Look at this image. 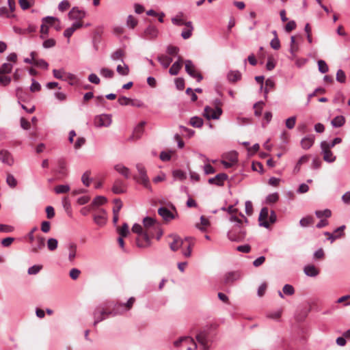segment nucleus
Returning a JSON list of instances; mask_svg holds the SVG:
<instances>
[{"label":"nucleus","instance_id":"aec40b11","mask_svg":"<svg viewBox=\"0 0 350 350\" xmlns=\"http://www.w3.org/2000/svg\"><path fill=\"white\" fill-rule=\"evenodd\" d=\"M183 66V59L178 56V59L172 65L169 70L171 75H177Z\"/></svg>","mask_w":350,"mask_h":350},{"label":"nucleus","instance_id":"39448f33","mask_svg":"<svg viewBox=\"0 0 350 350\" xmlns=\"http://www.w3.org/2000/svg\"><path fill=\"white\" fill-rule=\"evenodd\" d=\"M111 304H104L103 305L98 306L93 313L94 316V326H96L100 321L106 319L109 317H111V314H109V309L111 308Z\"/></svg>","mask_w":350,"mask_h":350},{"label":"nucleus","instance_id":"0eeeda50","mask_svg":"<svg viewBox=\"0 0 350 350\" xmlns=\"http://www.w3.org/2000/svg\"><path fill=\"white\" fill-rule=\"evenodd\" d=\"M53 74L55 78L68 82L71 85L76 81V76L70 72H67L64 69H53Z\"/></svg>","mask_w":350,"mask_h":350},{"label":"nucleus","instance_id":"a211bd4d","mask_svg":"<svg viewBox=\"0 0 350 350\" xmlns=\"http://www.w3.org/2000/svg\"><path fill=\"white\" fill-rule=\"evenodd\" d=\"M228 178L227 174L224 173H220L217 174L215 177L208 179V183L212 185H216L221 186L224 185V182Z\"/></svg>","mask_w":350,"mask_h":350},{"label":"nucleus","instance_id":"f3484780","mask_svg":"<svg viewBox=\"0 0 350 350\" xmlns=\"http://www.w3.org/2000/svg\"><path fill=\"white\" fill-rule=\"evenodd\" d=\"M159 30L154 26H148L144 31L143 37L148 40H153L158 36Z\"/></svg>","mask_w":350,"mask_h":350},{"label":"nucleus","instance_id":"412c9836","mask_svg":"<svg viewBox=\"0 0 350 350\" xmlns=\"http://www.w3.org/2000/svg\"><path fill=\"white\" fill-rule=\"evenodd\" d=\"M314 136L313 135H308L304 137L301 140V146L305 150H308L312 146L314 143Z\"/></svg>","mask_w":350,"mask_h":350},{"label":"nucleus","instance_id":"c85d7f7f","mask_svg":"<svg viewBox=\"0 0 350 350\" xmlns=\"http://www.w3.org/2000/svg\"><path fill=\"white\" fill-rule=\"evenodd\" d=\"M304 271L305 274L310 277H316L319 275V269L314 265H306L304 269Z\"/></svg>","mask_w":350,"mask_h":350},{"label":"nucleus","instance_id":"bf43d9fd","mask_svg":"<svg viewBox=\"0 0 350 350\" xmlns=\"http://www.w3.org/2000/svg\"><path fill=\"white\" fill-rule=\"evenodd\" d=\"M296 122V117L291 116L286 120L285 125L287 129H293L295 127Z\"/></svg>","mask_w":350,"mask_h":350},{"label":"nucleus","instance_id":"37998d69","mask_svg":"<svg viewBox=\"0 0 350 350\" xmlns=\"http://www.w3.org/2000/svg\"><path fill=\"white\" fill-rule=\"evenodd\" d=\"M100 74L102 77L111 79L114 76V72L107 68H102L100 70Z\"/></svg>","mask_w":350,"mask_h":350},{"label":"nucleus","instance_id":"a18cd8bd","mask_svg":"<svg viewBox=\"0 0 350 350\" xmlns=\"http://www.w3.org/2000/svg\"><path fill=\"white\" fill-rule=\"evenodd\" d=\"M90 171H86L82 175L81 181L86 187H89L91 183L92 179L90 178Z\"/></svg>","mask_w":350,"mask_h":350},{"label":"nucleus","instance_id":"603ef678","mask_svg":"<svg viewBox=\"0 0 350 350\" xmlns=\"http://www.w3.org/2000/svg\"><path fill=\"white\" fill-rule=\"evenodd\" d=\"M297 51L298 46L295 44V37L294 36H292L291 37L290 52L293 56H295Z\"/></svg>","mask_w":350,"mask_h":350},{"label":"nucleus","instance_id":"0e129e2a","mask_svg":"<svg viewBox=\"0 0 350 350\" xmlns=\"http://www.w3.org/2000/svg\"><path fill=\"white\" fill-rule=\"evenodd\" d=\"M336 81L342 83L346 81V75L341 69H339L336 72Z\"/></svg>","mask_w":350,"mask_h":350},{"label":"nucleus","instance_id":"e433bc0d","mask_svg":"<svg viewBox=\"0 0 350 350\" xmlns=\"http://www.w3.org/2000/svg\"><path fill=\"white\" fill-rule=\"evenodd\" d=\"M13 68V64L10 63H4L0 66V75L10 73Z\"/></svg>","mask_w":350,"mask_h":350},{"label":"nucleus","instance_id":"a19ab883","mask_svg":"<svg viewBox=\"0 0 350 350\" xmlns=\"http://www.w3.org/2000/svg\"><path fill=\"white\" fill-rule=\"evenodd\" d=\"M173 176L175 179L179 180H184L187 178L186 173L180 170H174L172 172Z\"/></svg>","mask_w":350,"mask_h":350},{"label":"nucleus","instance_id":"ddd939ff","mask_svg":"<svg viewBox=\"0 0 350 350\" xmlns=\"http://www.w3.org/2000/svg\"><path fill=\"white\" fill-rule=\"evenodd\" d=\"M86 16V12L77 7L72 8L68 13L70 20H75L81 22Z\"/></svg>","mask_w":350,"mask_h":350},{"label":"nucleus","instance_id":"f8f14e48","mask_svg":"<svg viewBox=\"0 0 350 350\" xmlns=\"http://www.w3.org/2000/svg\"><path fill=\"white\" fill-rule=\"evenodd\" d=\"M242 273L240 271H232L227 272L224 275V282L226 284H232L242 278Z\"/></svg>","mask_w":350,"mask_h":350},{"label":"nucleus","instance_id":"49530a36","mask_svg":"<svg viewBox=\"0 0 350 350\" xmlns=\"http://www.w3.org/2000/svg\"><path fill=\"white\" fill-rule=\"evenodd\" d=\"M315 215L318 218H322L323 217L325 218H328L331 217L332 212L329 209L327 208L323 211H316Z\"/></svg>","mask_w":350,"mask_h":350},{"label":"nucleus","instance_id":"2f4dec72","mask_svg":"<svg viewBox=\"0 0 350 350\" xmlns=\"http://www.w3.org/2000/svg\"><path fill=\"white\" fill-rule=\"evenodd\" d=\"M345 123V118L343 116H338L335 117L331 122L333 127L338 128L342 126Z\"/></svg>","mask_w":350,"mask_h":350},{"label":"nucleus","instance_id":"1a4fd4ad","mask_svg":"<svg viewBox=\"0 0 350 350\" xmlns=\"http://www.w3.org/2000/svg\"><path fill=\"white\" fill-rule=\"evenodd\" d=\"M221 113L222 110L219 107H211L209 106H206L204 110L203 115L207 120H218Z\"/></svg>","mask_w":350,"mask_h":350},{"label":"nucleus","instance_id":"b1692460","mask_svg":"<svg viewBox=\"0 0 350 350\" xmlns=\"http://www.w3.org/2000/svg\"><path fill=\"white\" fill-rule=\"evenodd\" d=\"M158 213L165 221H170L174 218V215L172 212L168 210L166 207H161L159 208Z\"/></svg>","mask_w":350,"mask_h":350},{"label":"nucleus","instance_id":"774afa93","mask_svg":"<svg viewBox=\"0 0 350 350\" xmlns=\"http://www.w3.org/2000/svg\"><path fill=\"white\" fill-rule=\"evenodd\" d=\"M56 42L53 38L46 39L44 41L42 46L44 49H50L55 46Z\"/></svg>","mask_w":350,"mask_h":350},{"label":"nucleus","instance_id":"c756f323","mask_svg":"<svg viewBox=\"0 0 350 350\" xmlns=\"http://www.w3.org/2000/svg\"><path fill=\"white\" fill-rule=\"evenodd\" d=\"M157 60L164 68H167L172 62L173 59L167 55H160L157 57Z\"/></svg>","mask_w":350,"mask_h":350},{"label":"nucleus","instance_id":"4be33fe9","mask_svg":"<svg viewBox=\"0 0 350 350\" xmlns=\"http://www.w3.org/2000/svg\"><path fill=\"white\" fill-rule=\"evenodd\" d=\"M94 222L98 226H103L107 221V213L105 210H100V213L94 217Z\"/></svg>","mask_w":350,"mask_h":350},{"label":"nucleus","instance_id":"c9c22d12","mask_svg":"<svg viewBox=\"0 0 350 350\" xmlns=\"http://www.w3.org/2000/svg\"><path fill=\"white\" fill-rule=\"evenodd\" d=\"M107 202V198L103 196H96L92 201L91 206H98L104 204Z\"/></svg>","mask_w":350,"mask_h":350},{"label":"nucleus","instance_id":"f704fd0d","mask_svg":"<svg viewBox=\"0 0 350 350\" xmlns=\"http://www.w3.org/2000/svg\"><path fill=\"white\" fill-rule=\"evenodd\" d=\"M70 186L68 185H59L55 187L54 191L57 194H62L68 193L70 191Z\"/></svg>","mask_w":350,"mask_h":350},{"label":"nucleus","instance_id":"4c0bfd02","mask_svg":"<svg viewBox=\"0 0 350 350\" xmlns=\"http://www.w3.org/2000/svg\"><path fill=\"white\" fill-rule=\"evenodd\" d=\"M122 63H123L122 65H121V64L118 65L116 70L118 72V74H120V75L126 76L129 73V66L126 64H124V62H122Z\"/></svg>","mask_w":350,"mask_h":350},{"label":"nucleus","instance_id":"13d9d810","mask_svg":"<svg viewBox=\"0 0 350 350\" xmlns=\"http://www.w3.org/2000/svg\"><path fill=\"white\" fill-rule=\"evenodd\" d=\"M49 33V26L42 23L40 26V38L44 40Z\"/></svg>","mask_w":350,"mask_h":350},{"label":"nucleus","instance_id":"680f3d73","mask_svg":"<svg viewBox=\"0 0 350 350\" xmlns=\"http://www.w3.org/2000/svg\"><path fill=\"white\" fill-rule=\"evenodd\" d=\"M282 292L287 295H293L295 293V289L291 284H285L283 286Z\"/></svg>","mask_w":350,"mask_h":350},{"label":"nucleus","instance_id":"6e6552de","mask_svg":"<svg viewBox=\"0 0 350 350\" xmlns=\"http://www.w3.org/2000/svg\"><path fill=\"white\" fill-rule=\"evenodd\" d=\"M112 122L111 116L109 114H101L95 116L94 120V126L97 128L108 127Z\"/></svg>","mask_w":350,"mask_h":350},{"label":"nucleus","instance_id":"473e14b6","mask_svg":"<svg viewBox=\"0 0 350 350\" xmlns=\"http://www.w3.org/2000/svg\"><path fill=\"white\" fill-rule=\"evenodd\" d=\"M124 55V52L122 49H118L111 55V59L113 61H118L120 60L122 62H124L123 61V57Z\"/></svg>","mask_w":350,"mask_h":350},{"label":"nucleus","instance_id":"6ab92c4d","mask_svg":"<svg viewBox=\"0 0 350 350\" xmlns=\"http://www.w3.org/2000/svg\"><path fill=\"white\" fill-rule=\"evenodd\" d=\"M321 152L323 156V159L328 163H333L336 160V157L334 155L331 149L327 148L321 144Z\"/></svg>","mask_w":350,"mask_h":350},{"label":"nucleus","instance_id":"9d476101","mask_svg":"<svg viewBox=\"0 0 350 350\" xmlns=\"http://www.w3.org/2000/svg\"><path fill=\"white\" fill-rule=\"evenodd\" d=\"M185 71L189 76L196 79L198 82L202 79V75L197 72L194 64L191 60L185 61Z\"/></svg>","mask_w":350,"mask_h":350},{"label":"nucleus","instance_id":"9b49d317","mask_svg":"<svg viewBox=\"0 0 350 350\" xmlns=\"http://www.w3.org/2000/svg\"><path fill=\"white\" fill-rule=\"evenodd\" d=\"M200 350H209L208 333L201 331L196 335Z\"/></svg>","mask_w":350,"mask_h":350},{"label":"nucleus","instance_id":"20e7f679","mask_svg":"<svg viewBox=\"0 0 350 350\" xmlns=\"http://www.w3.org/2000/svg\"><path fill=\"white\" fill-rule=\"evenodd\" d=\"M136 169L138 172L137 176H134V179L143 187L150 191H152L150 179L147 174V171L145 166L142 163L136 164Z\"/></svg>","mask_w":350,"mask_h":350},{"label":"nucleus","instance_id":"423d86ee","mask_svg":"<svg viewBox=\"0 0 350 350\" xmlns=\"http://www.w3.org/2000/svg\"><path fill=\"white\" fill-rule=\"evenodd\" d=\"M174 345L180 350H197V344L193 339L189 336L181 337L174 341Z\"/></svg>","mask_w":350,"mask_h":350},{"label":"nucleus","instance_id":"cd10ccee","mask_svg":"<svg viewBox=\"0 0 350 350\" xmlns=\"http://www.w3.org/2000/svg\"><path fill=\"white\" fill-rule=\"evenodd\" d=\"M126 191L124 185L122 180H116L112 187V191L116 194H121L124 193Z\"/></svg>","mask_w":350,"mask_h":350},{"label":"nucleus","instance_id":"864d4df0","mask_svg":"<svg viewBox=\"0 0 350 350\" xmlns=\"http://www.w3.org/2000/svg\"><path fill=\"white\" fill-rule=\"evenodd\" d=\"M222 211H226L230 216H238L237 214L239 211L237 208H234V206L230 205L228 208L222 207Z\"/></svg>","mask_w":350,"mask_h":350},{"label":"nucleus","instance_id":"338daca9","mask_svg":"<svg viewBox=\"0 0 350 350\" xmlns=\"http://www.w3.org/2000/svg\"><path fill=\"white\" fill-rule=\"evenodd\" d=\"M129 232V226L127 225V224L124 223L122 226L119 228L118 230V233L120 234V236L121 237H126L128 235Z\"/></svg>","mask_w":350,"mask_h":350},{"label":"nucleus","instance_id":"4d7b16f0","mask_svg":"<svg viewBox=\"0 0 350 350\" xmlns=\"http://www.w3.org/2000/svg\"><path fill=\"white\" fill-rule=\"evenodd\" d=\"M114 206L113 208V213H119L122 207V202L120 199L116 198L113 200Z\"/></svg>","mask_w":350,"mask_h":350},{"label":"nucleus","instance_id":"3c124183","mask_svg":"<svg viewBox=\"0 0 350 350\" xmlns=\"http://www.w3.org/2000/svg\"><path fill=\"white\" fill-rule=\"evenodd\" d=\"M138 23L137 20L132 15H129L126 19V25L129 28L134 29Z\"/></svg>","mask_w":350,"mask_h":350},{"label":"nucleus","instance_id":"052dcab7","mask_svg":"<svg viewBox=\"0 0 350 350\" xmlns=\"http://www.w3.org/2000/svg\"><path fill=\"white\" fill-rule=\"evenodd\" d=\"M180 129L181 133L183 135H186L188 137H191L195 133V131L193 130L188 129L183 126H180Z\"/></svg>","mask_w":350,"mask_h":350},{"label":"nucleus","instance_id":"393cba45","mask_svg":"<svg viewBox=\"0 0 350 350\" xmlns=\"http://www.w3.org/2000/svg\"><path fill=\"white\" fill-rule=\"evenodd\" d=\"M185 26L186 27L183 30L181 33V36L183 39L187 40L191 36L193 27L191 21L186 22Z\"/></svg>","mask_w":350,"mask_h":350},{"label":"nucleus","instance_id":"5701e85b","mask_svg":"<svg viewBox=\"0 0 350 350\" xmlns=\"http://www.w3.org/2000/svg\"><path fill=\"white\" fill-rule=\"evenodd\" d=\"M115 170L120 174L123 176L125 178H129L131 176L130 170L124 165L119 163L114 166Z\"/></svg>","mask_w":350,"mask_h":350},{"label":"nucleus","instance_id":"09e8293b","mask_svg":"<svg viewBox=\"0 0 350 350\" xmlns=\"http://www.w3.org/2000/svg\"><path fill=\"white\" fill-rule=\"evenodd\" d=\"M58 241L56 239L50 238L47 241V247L50 251H54L57 249Z\"/></svg>","mask_w":350,"mask_h":350},{"label":"nucleus","instance_id":"f03ea898","mask_svg":"<svg viewBox=\"0 0 350 350\" xmlns=\"http://www.w3.org/2000/svg\"><path fill=\"white\" fill-rule=\"evenodd\" d=\"M170 237L173 240L172 242L170 243V249L172 251H177L182 247L187 249L185 251H183V256L187 258L191 256V246L193 243L191 237H186L184 240L177 235H171Z\"/></svg>","mask_w":350,"mask_h":350},{"label":"nucleus","instance_id":"79ce46f5","mask_svg":"<svg viewBox=\"0 0 350 350\" xmlns=\"http://www.w3.org/2000/svg\"><path fill=\"white\" fill-rule=\"evenodd\" d=\"M314 222V219L312 216H306L303 217L299 221V224L301 227H307Z\"/></svg>","mask_w":350,"mask_h":350},{"label":"nucleus","instance_id":"dca6fc26","mask_svg":"<svg viewBox=\"0 0 350 350\" xmlns=\"http://www.w3.org/2000/svg\"><path fill=\"white\" fill-rule=\"evenodd\" d=\"M107 304H111V308L109 309V314H110L111 317L122 314L126 311L122 304H113L112 302H107Z\"/></svg>","mask_w":350,"mask_h":350},{"label":"nucleus","instance_id":"4468645a","mask_svg":"<svg viewBox=\"0 0 350 350\" xmlns=\"http://www.w3.org/2000/svg\"><path fill=\"white\" fill-rule=\"evenodd\" d=\"M137 245L139 247H147L150 245V239L148 234V232H142L136 239Z\"/></svg>","mask_w":350,"mask_h":350},{"label":"nucleus","instance_id":"ea45409f","mask_svg":"<svg viewBox=\"0 0 350 350\" xmlns=\"http://www.w3.org/2000/svg\"><path fill=\"white\" fill-rule=\"evenodd\" d=\"M342 142V139L340 138V137H336L334 139V140L329 143V142H327L325 141H323L321 144L323 145V146H325L327 148H332L333 147H334L335 145L336 144H338Z\"/></svg>","mask_w":350,"mask_h":350},{"label":"nucleus","instance_id":"8fccbe9b","mask_svg":"<svg viewBox=\"0 0 350 350\" xmlns=\"http://www.w3.org/2000/svg\"><path fill=\"white\" fill-rule=\"evenodd\" d=\"M37 241V246L33 247L32 251L33 252H37L39 250L42 249L44 247V239L41 237H38L36 239Z\"/></svg>","mask_w":350,"mask_h":350},{"label":"nucleus","instance_id":"bb28decb","mask_svg":"<svg viewBox=\"0 0 350 350\" xmlns=\"http://www.w3.org/2000/svg\"><path fill=\"white\" fill-rule=\"evenodd\" d=\"M145 124L146 122L144 121L139 122L134 129L133 135L131 138H135L137 139H139L144 133V127Z\"/></svg>","mask_w":350,"mask_h":350},{"label":"nucleus","instance_id":"6e6d98bb","mask_svg":"<svg viewBox=\"0 0 350 350\" xmlns=\"http://www.w3.org/2000/svg\"><path fill=\"white\" fill-rule=\"evenodd\" d=\"M172 23L178 26L185 25V23L182 18V14L176 15L175 17L172 18Z\"/></svg>","mask_w":350,"mask_h":350},{"label":"nucleus","instance_id":"69168bd1","mask_svg":"<svg viewBox=\"0 0 350 350\" xmlns=\"http://www.w3.org/2000/svg\"><path fill=\"white\" fill-rule=\"evenodd\" d=\"M33 64L36 66L40 67L44 69H47L49 64L43 59H36L33 61Z\"/></svg>","mask_w":350,"mask_h":350},{"label":"nucleus","instance_id":"f257e3e1","mask_svg":"<svg viewBox=\"0 0 350 350\" xmlns=\"http://www.w3.org/2000/svg\"><path fill=\"white\" fill-rule=\"evenodd\" d=\"M239 215L241 218H239L238 216L229 217V221L235 223L234 226L228 232L227 234L228 238L231 241H241L246 236L244 223L247 224L248 220L243 213H239Z\"/></svg>","mask_w":350,"mask_h":350},{"label":"nucleus","instance_id":"58836bf2","mask_svg":"<svg viewBox=\"0 0 350 350\" xmlns=\"http://www.w3.org/2000/svg\"><path fill=\"white\" fill-rule=\"evenodd\" d=\"M190 124L196 128H201L203 125V120L198 116L192 117L190 119Z\"/></svg>","mask_w":350,"mask_h":350},{"label":"nucleus","instance_id":"c03bdc74","mask_svg":"<svg viewBox=\"0 0 350 350\" xmlns=\"http://www.w3.org/2000/svg\"><path fill=\"white\" fill-rule=\"evenodd\" d=\"M62 204L64 210L67 213L68 215H71L72 210H71V204L70 202V200L67 197H64L62 199Z\"/></svg>","mask_w":350,"mask_h":350},{"label":"nucleus","instance_id":"de8ad7c7","mask_svg":"<svg viewBox=\"0 0 350 350\" xmlns=\"http://www.w3.org/2000/svg\"><path fill=\"white\" fill-rule=\"evenodd\" d=\"M318 68L320 72L324 74L328 72L329 68L327 63L322 59H320L317 62Z\"/></svg>","mask_w":350,"mask_h":350},{"label":"nucleus","instance_id":"7c9ffc66","mask_svg":"<svg viewBox=\"0 0 350 350\" xmlns=\"http://www.w3.org/2000/svg\"><path fill=\"white\" fill-rule=\"evenodd\" d=\"M68 252H69L68 260L70 262H73V260H75V258L76 257L77 245L73 243H69L68 245Z\"/></svg>","mask_w":350,"mask_h":350},{"label":"nucleus","instance_id":"72a5a7b5","mask_svg":"<svg viewBox=\"0 0 350 350\" xmlns=\"http://www.w3.org/2000/svg\"><path fill=\"white\" fill-rule=\"evenodd\" d=\"M144 227L146 228L145 231L148 232V228L154 227L156 224V220L152 217H146L143 220Z\"/></svg>","mask_w":350,"mask_h":350},{"label":"nucleus","instance_id":"5fc2aeb1","mask_svg":"<svg viewBox=\"0 0 350 350\" xmlns=\"http://www.w3.org/2000/svg\"><path fill=\"white\" fill-rule=\"evenodd\" d=\"M279 198V196L278 193H273L268 195L266 198V202L267 204H273L275 203Z\"/></svg>","mask_w":350,"mask_h":350},{"label":"nucleus","instance_id":"7ed1b4c3","mask_svg":"<svg viewBox=\"0 0 350 350\" xmlns=\"http://www.w3.org/2000/svg\"><path fill=\"white\" fill-rule=\"evenodd\" d=\"M276 219L277 217L273 211H271L269 213L268 208L264 207L261 209L259 215V225L268 228L270 224L275 222Z\"/></svg>","mask_w":350,"mask_h":350},{"label":"nucleus","instance_id":"a878e982","mask_svg":"<svg viewBox=\"0 0 350 350\" xmlns=\"http://www.w3.org/2000/svg\"><path fill=\"white\" fill-rule=\"evenodd\" d=\"M227 79L230 83H235L241 79V73L239 70H230L227 74Z\"/></svg>","mask_w":350,"mask_h":350},{"label":"nucleus","instance_id":"2eb2a0df","mask_svg":"<svg viewBox=\"0 0 350 350\" xmlns=\"http://www.w3.org/2000/svg\"><path fill=\"white\" fill-rule=\"evenodd\" d=\"M83 27V23L82 22L76 21L72 24V25L65 29L64 31V36L68 38V42H70V38L72 36L73 33L78 29Z\"/></svg>","mask_w":350,"mask_h":350},{"label":"nucleus","instance_id":"e2e57ef3","mask_svg":"<svg viewBox=\"0 0 350 350\" xmlns=\"http://www.w3.org/2000/svg\"><path fill=\"white\" fill-rule=\"evenodd\" d=\"M6 182L11 187H15L17 185V181L12 174H8L6 177Z\"/></svg>","mask_w":350,"mask_h":350}]
</instances>
